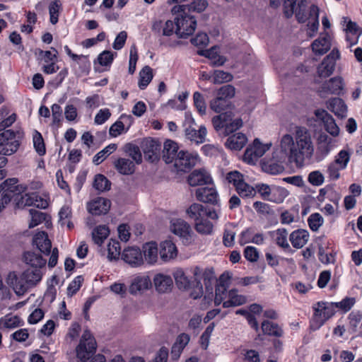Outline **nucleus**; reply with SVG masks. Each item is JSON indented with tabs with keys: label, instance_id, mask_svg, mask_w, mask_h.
Returning a JSON list of instances; mask_svg holds the SVG:
<instances>
[{
	"label": "nucleus",
	"instance_id": "8",
	"mask_svg": "<svg viewBox=\"0 0 362 362\" xmlns=\"http://www.w3.org/2000/svg\"><path fill=\"white\" fill-rule=\"evenodd\" d=\"M272 144H262L259 139L254 140L253 144L250 145L243 156L244 161L249 164H255L271 147Z\"/></svg>",
	"mask_w": 362,
	"mask_h": 362
},
{
	"label": "nucleus",
	"instance_id": "43",
	"mask_svg": "<svg viewBox=\"0 0 362 362\" xmlns=\"http://www.w3.org/2000/svg\"><path fill=\"white\" fill-rule=\"evenodd\" d=\"M288 195V192L285 188L272 185V194L269 199V202L280 204L284 201Z\"/></svg>",
	"mask_w": 362,
	"mask_h": 362
},
{
	"label": "nucleus",
	"instance_id": "53",
	"mask_svg": "<svg viewBox=\"0 0 362 362\" xmlns=\"http://www.w3.org/2000/svg\"><path fill=\"white\" fill-rule=\"evenodd\" d=\"M319 144L325 153H328L334 146L335 141L327 134L322 133L319 136Z\"/></svg>",
	"mask_w": 362,
	"mask_h": 362
},
{
	"label": "nucleus",
	"instance_id": "59",
	"mask_svg": "<svg viewBox=\"0 0 362 362\" xmlns=\"http://www.w3.org/2000/svg\"><path fill=\"white\" fill-rule=\"evenodd\" d=\"M233 75L222 70H216L213 76L214 83L220 84L233 80Z\"/></svg>",
	"mask_w": 362,
	"mask_h": 362
},
{
	"label": "nucleus",
	"instance_id": "28",
	"mask_svg": "<svg viewBox=\"0 0 362 362\" xmlns=\"http://www.w3.org/2000/svg\"><path fill=\"white\" fill-rule=\"evenodd\" d=\"M142 254L144 259L149 264H154L158 260V246L156 242H148L142 247Z\"/></svg>",
	"mask_w": 362,
	"mask_h": 362
},
{
	"label": "nucleus",
	"instance_id": "36",
	"mask_svg": "<svg viewBox=\"0 0 362 362\" xmlns=\"http://www.w3.org/2000/svg\"><path fill=\"white\" fill-rule=\"evenodd\" d=\"M173 277L179 289L187 290L190 288L191 281L181 268H177L173 271Z\"/></svg>",
	"mask_w": 362,
	"mask_h": 362
},
{
	"label": "nucleus",
	"instance_id": "24",
	"mask_svg": "<svg viewBox=\"0 0 362 362\" xmlns=\"http://www.w3.org/2000/svg\"><path fill=\"white\" fill-rule=\"evenodd\" d=\"M113 165L115 170L123 175H131L135 172V164L129 158H119L114 160Z\"/></svg>",
	"mask_w": 362,
	"mask_h": 362
},
{
	"label": "nucleus",
	"instance_id": "49",
	"mask_svg": "<svg viewBox=\"0 0 362 362\" xmlns=\"http://www.w3.org/2000/svg\"><path fill=\"white\" fill-rule=\"evenodd\" d=\"M351 152L348 149L341 150L335 156L334 162L339 165V168L346 169L350 160Z\"/></svg>",
	"mask_w": 362,
	"mask_h": 362
},
{
	"label": "nucleus",
	"instance_id": "35",
	"mask_svg": "<svg viewBox=\"0 0 362 362\" xmlns=\"http://www.w3.org/2000/svg\"><path fill=\"white\" fill-rule=\"evenodd\" d=\"M231 120V112H225L215 116L212 119L214 129L220 135H223L227 122Z\"/></svg>",
	"mask_w": 362,
	"mask_h": 362
},
{
	"label": "nucleus",
	"instance_id": "27",
	"mask_svg": "<svg viewBox=\"0 0 362 362\" xmlns=\"http://www.w3.org/2000/svg\"><path fill=\"white\" fill-rule=\"evenodd\" d=\"M178 145L172 140H166L164 143L163 159L166 163H173L179 153Z\"/></svg>",
	"mask_w": 362,
	"mask_h": 362
},
{
	"label": "nucleus",
	"instance_id": "57",
	"mask_svg": "<svg viewBox=\"0 0 362 362\" xmlns=\"http://www.w3.org/2000/svg\"><path fill=\"white\" fill-rule=\"evenodd\" d=\"M29 212L31 216L29 228H34L45 220L46 214L42 211L31 209Z\"/></svg>",
	"mask_w": 362,
	"mask_h": 362
},
{
	"label": "nucleus",
	"instance_id": "44",
	"mask_svg": "<svg viewBox=\"0 0 362 362\" xmlns=\"http://www.w3.org/2000/svg\"><path fill=\"white\" fill-rule=\"evenodd\" d=\"M153 78L152 69L148 66H144L139 72V87L144 90L149 84Z\"/></svg>",
	"mask_w": 362,
	"mask_h": 362
},
{
	"label": "nucleus",
	"instance_id": "10",
	"mask_svg": "<svg viewBox=\"0 0 362 362\" xmlns=\"http://www.w3.org/2000/svg\"><path fill=\"white\" fill-rule=\"evenodd\" d=\"M339 51L337 49L334 48L318 66V76L321 78H327L332 74L334 71L336 61L339 59Z\"/></svg>",
	"mask_w": 362,
	"mask_h": 362
},
{
	"label": "nucleus",
	"instance_id": "50",
	"mask_svg": "<svg viewBox=\"0 0 362 362\" xmlns=\"http://www.w3.org/2000/svg\"><path fill=\"white\" fill-rule=\"evenodd\" d=\"M111 183L103 175L98 174L95 177L93 187L99 192H104L110 189Z\"/></svg>",
	"mask_w": 362,
	"mask_h": 362
},
{
	"label": "nucleus",
	"instance_id": "20",
	"mask_svg": "<svg viewBox=\"0 0 362 362\" xmlns=\"http://www.w3.org/2000/svg\"><path fill=\"white\" fill-rule=\"evenodd\" d=\"M88 210L93 215L99 216L107 213L110 208V200L98 197L88 204Z\"/></svg>",
	"mask_w": 362,
	"mask_h": 362
},
{
	"label": "nucleus",
	"instance_id": "41",
	"mask_svg": "<svg viewBox=\"0 0 362 362\" xmlns=\"http://www.w3.org/2000/svg\"><path fill=\"white\" fill-rule=\"evenodd\" d=\"M124 151L132 158V161L136 164L142 163V155L139 148L131 143L126 144L123 148Z\"/></svg>",
	"mask_w": 362,
	"mask_h": 362
},
{
	"label": "nucleus",
	"instance_id": "18",
	"mask_svg": "<svg viewBox=\"0 0 362 362\" xmlns=\"http://www.w3.org/2000/svg\"><path fill=\"white\" fill-rule=\"evenodd\" d=\"M156 291L159 293H167L172 291L173 281L170 276L162 273L156 274L153 279Z\"/></svg>",
	"mask_w": 362,
	"mask_h": 362
},
{
	"label": "nucleus",
	"instance_id": "62",
	"mask_svg": "<svg viewBox=\"0 0 362 362\" xmlns=\"http://www.w3.org/2000/svg\"><path fill=\"white\" fill-rule=\"evenodd\" d=\"M309 226L313 231H317L319 228L323 224L324 220L322 216L318 214L315 213L311 214L308 220Z\"/></svg>",
	"mask_w": 362,
	"mask_h": 362
},
{
	"label": "nucleus",
	"instance_id": "45",
	"mask_svg": "<svg viewBox=\"0 0 362 362\" xmlns=\"http://www.w3.org/2000/svg\"><path fill=\"white\" fill-rule=\"evenodd\" d=\"M231 105L230 100L223 99L216 95V97L211 100L209 103L210 108L215 112L220 113Z\"/></svg>",
	"mask_w": 362,
	"mask_h": 362
},
{
	"label": "nucleus",
	"instance_id": "54",
	"mask_svg": "<svg viewBox=\"0 0 362 362\" xmlns=\"http://www.w3.org/2000/svg\"><path fill=\"white\" fill-rule=\"evenodd\" d=\"M310 20L308 26L309 29L314 33L317 32L319 26V8L317 6H313L310 10Z\"/></svg>",
	"mask_w": 362,
	"mask_h": 362
},
{
	"label": "nucleus",
	"instance_id": "4",
	"mask_svg": "<svg viewBox=\"0 0 362 362\" xmlns=\"http://www.w3.org/2000/svg\"><path fill=\"white\" fill-rule=\"evenodd\" d=\"M178 16L175 18L176 30L175 34L179 38H186L193 34L196 29L197 21L195 18L186 13H177Z\"/></svg>",
	"mask_w": 362,
	"mask_h": 362
},
{
	"label": "nucleus",
	"instance_id": "48",
	"mask_svg": "<svg viewBox=\"0 0 362 362\" xmlns=\"http://www.w3.org/2000/svg\"><path fill=\"white\" fill-rule=\"evenodd\" d=\"M117 144H111L99 151L93 157V163L96 165L101 163L108 156L112 153L117 149Z\"/></svg>",
	"mask_w": 362,
	"mask_h": 362
},
{
	"label": "nucleus",
	"instance_id": "55",
	"mask_svg": "<svg viewBox=\"0 0 362 362\" xmlns=\"http://www.w3.org/2000/svg\"><path fill=\"white\" fill-rule=\"evenodd\" d=\"M235 189L241 197H254L256 193L255 188L244 181L239 184Z\"/></svg>",
	"mask_w": 362,
	"mask_h": 362
},
{
	"label": "nucleus",
	"instance_id": "6",
	"mask_svg": "<svg viewBox=\"0 0 362 362\" xmlns=\"http://www.w3.org/2000/svg\"><path fill=\"white\" fill-rule=\"evenodd\" d=\"M184 127L186 139L197 144L205 141L207 133L206 127L201 126L197 130L194 120L190 115H186Z\"/></svg>",
	"mask_w": 362,
	"mask_h": 362
},
{
	"label": "nucleus",
	"instance_id": "2",
	"mask_svg": "<svg viewBox=\"0 0 362 362\" xmlns=\"http://www.w3.org/2000/svg\"><path fill=\"white\" fill-rule=\"evenodd\" d=\"M19 146L20 143L13 131L8 129L0 133V168L5 166L7 163L5 156L14 153Z\"/></svg>",
	"mask_w": 362,
	"mask_h": 362
},
{
	"label": "nucleus",
	"instance_id": "58",
	"mask_svg": "<svg viewBox=\"0 0 362 362\" xmlns=\"http://www.w3.org/2000/svg\"><path fill=\"white\" fill-rule=\"evenodd\" d=\"M235 88L232 85H225L221 87L216 93V95L223 99L230 100L235 96Z\"/></svg>",
	"mask_w": 362,
	"mask_h": 362
},
{
	"label": "nucleus",
	"instance_id": "42",
	"mask_svg": "<svg viewBox=\"0 0 362 362\" xmlns=\"http://www.w3.org/2000/svg\"><path fill=\"white\" fill-rule=\"evenodd\" d=\"M22 325V320L17 315H6L0 319V329H14Z\"/></svg>",
	"mask_w": 362,
	"mask_h": 362
},
{
	"label": "nucleus",
	"instance_id": "23",
	"mask_svg": "<svg viewBox=\"0 0 362 362\" xmlns=\"http://www.w3.org/2000/svg\"><path fill=\"white\" fill-rule=\"evenodd\" d=\"M313 52L317 55H323L331 48V38L327 34L320 35L311 45Z\"/></svg>",
	"mask_w": 362,
	"mask_h": 362
},
{
	"label": "nucleus",
	"instance_id": "17",
	"mask_svg": "<svg viewBox=\"0 0 362 362\" xmlns=\"http://www.w3.org/2000/svg\"><path fill=\"white\" fill-rule=\"evenodd\" d=\"M208 6L206 0H191L190 4H181L175 6L173 9V13H189L191 11H196L198 13L204 11Z\"/></svg>",
	"mask_w": 362,
	"mask_h": 362
},
{
	"label": "nucleus",
	"instance_id": "39",
	"mask_svg": "<svg viewBox=\"0 0 362 362\" xmlns=\"http://www.w3.org/2000/svg\"><path fill=\"white\" fill-rule=\"evenodd\" d=\"M208 217H204L194 223L196 231L202 235H210L213 232L214 225Z\"/></svg>",
	"mask_w": 362,
	"mask_h": 362
},
{
	"label": "nucleus",
	"instance_id": "26",
	"mask_svg": "<svg viewBox=\"0 0 362 362\" xmlns=\"http://www.w3.org/2000/svg\"><path fill=\"white\" fill-rule=\"evenodd\" d=\"M141 148L147 158L153 160L160 149V144L156 140L148 138L142 142Z\"/></svg>",
	"mask_w": 362,
	"mask_h": 362
},
{
	"label": "nucleus",
	"instance_id": "38",
	"mask_svg": "<svg viewBox=\"0 0 362 362\" xmlns=\"http://www.w3.org/2000/svg\"><path fill=\"white\" fill-rule=\"evenodd\" d=\"M261 329L264 334L269 336L280 337L284 334L283 329L279 326L278 324L270 322L269 320H264L262 322Z\"/></svg>",
	"mask_w": 362,
	"mask_h": 362
},
{
	"label": "nucleus",
	"instance_id": "52",
	"mask_svg": "<svg viewBox=\"0 0 362 362\" xmlns=\"http://www.w3.org/2000/svg\"><path fill=\"white\" fill-rule=\"evenodd\" d=\"M276 243L284 249L290 247L287 241L288 232L285 228H279L274 232Z\"/></svg>",
	"mask_w": 362,
	"mask_h": 362
},
{
	"label": "nucleus",
	"instance_id": "30",
	"mask_svg": "<svg viewBox=\"0 0 362 362\" xmlns=\"http://www.w3.org/2000/svg\"><path fill=\"white\" fill-rule=\"evenodd\" d=\"M344 87L343 79L341 77H334L325 82L322 86L324 92L330 94H339Z\"/></svg>",
	"mask_w": 362,
	"mask_h": 362
},
{
	"label": "nucleus",
	"instance_id": "34",
	"mask_svg": "<svg viewBox=\"0 0 362 362\" xmlns=\"http://www.w3.org/2000/svg\"><path fill=\"white\" fill-rule=\"evenodd\" d=\"M24 261L27 264H30L31 268L40 269L46 264V260L42 257L34 252H26L24 253Z\"/></svg>",
	"mask_w": 362,
	"mask_h": 362
},
{
	"label": "nucleus",
	"instance_id": "60",
	"mask_svg": "<svg viewBox=\"0 0 362 362\" xmlns=\"http://www.w3.org/2000/svg\"><path fill=\"white\" fill-rule=\"evenodd\" d=\"M33 145L36 152L40 156H43L46 153L45 146L43 138L40 133L35 132L33 135Z\"/></svg>",
	"mask_w": 362,
	"mask_h": 362
},
{
	"label": "nucleus",
	"instance_id": "40",
	"mask_svg": "<svg viewBox=\"0 0 362 362\" xmlns=\"http://www.w3.org/2000/svg\"><path fill=\"white\" fill-rule=\"evenodd\" d=\"M346 33H349L353 35H356L354 38L351 37L349 35H346V40L350 42V46L357 43L358 38L362 34V30L355 23L349 20L347 21L346 28L345 29Z\"/></svg>",
	"mask_w": 362,
	"mask_h": 362
},
{
	"label": "nucleus",
	"instance_id": "29",
	"mask_svg": "<svg viewBox=\"0 0 362 362\" xmlns=\"http://www.w3.org/2000/svg\"><path fill=\"white\" fill-rule=\"evenodd\" d=\"M327 107L339 117L344 118L346 116L347 107L342 99L334 98L327 102Z\"/></svg>",
	"mask_w": 362,
	"mask_h": 362
},
{
	"label": "nucleus",
	"instance_id": "15",
	"mask_svg": "<svg viewBox=\"0 0 362 362\" xmlns=\"http://www.w3.org/2000/svg\"><path fill=\"white\" fill-rule=\"evenodd\" d=\"M230 276L228 272L222 274L219 277V281L215 290L214 304L216 305L223 303L224 299L228 297L227 288L229 285V279Z\"/></svg>",
	"mask_w": 362,
	"mask_h": 362
},
{
	"label": "nucleus",
	"instance_id": "22",
	"mask_svg": "<svg viewBox=\"0 0 362 362\" xmlns=\"http://www.w3.org/2000/svg\"><path fill=\"white\" fill-rule=\"evenodd\" d=\"M315 4H310L309 0H299L298 6L294 7L296 17L299 23H305L308 20L311 19L310 16V10Z\"/></svg>",
	"mask_w": 362,
	"mask_h": 362
},
{
	"label": "nucleus",
	"instance_id": "13",
	"mask_svg": "<svg viewBox=\"0 0 362 362\" xmlns=\"http://www.w3.org/2000/svg\"><path fill=\"white\" fill-rule=\"evenodd\" d=\"M122 259L132 267H138L144 264V257L141 249L132 246L125 248L121 254Z\"/></svg>",
	"mask_w": 362,
	"mask_h": 362
},
{
	"label": "nucleus",
	"instance_id": "21",
	"mask_svg": "<svg viewBox=\"0 0 362 362\" xmlns=\"http://www.w3.org/2000/svg\"><path fill=\"white\" fill-rule=\"evenodd\" d=\"M159 254L163 262H168L177 257V250L173 241L166 240L160 243Z\"/></svg>",
	"mask_w": 362,
	"mask_h": 362
},
{
	"label": "nucleus",
	"instance_id": "32",
	"mask_svg": "<svg viewBox=\"0 0 362 362\" xmlns=\"http://www.w3.org/2000/svg\"><path fill=\"white\" fill-rule=\"evenodd\" d=\"M289 239L294 247L301 248L308 241L309 233L305 230L299 229L292 232L290 235Z\"/></svg>",
	"mask_w": 362,
	"mask_h": 362
},
{
	"label": "nucleus",
	"instance_id": "64",
	"mask_svg": "<svg viewBox=\"0 0 362 362\" xmlns=\"http://www.w3.org/2000/svg\"><path fill=\"white\" fill-rule=\"evenodd\" d=\"M308 182L314 186H320L323 184L325 177L321 172L315 170L309 173Z\"/></svg>",
	"mask_w": 362,
	"mask_h": 362
},
{
	"label": "nucleus",
	"instance_id": "47",
	"mask_svg": "<svg viewBox=\"0 0 362 362\" xmlns=\"http://www.w3.org/2000/svg\"><path fill=\"white\" fill-rule=\"evenodd\" d=\"M297 0H270V4L274 7L279 6L282 2L284 13L287 17H290L294 13V7Z\"/></svg>",
	"mask_w": 362,
	"mask_h": 362
},
{
	"label": "nucleus",
	"instance_id": "1",
	"mask_svg": "<svg viewBox=\"0 0 362 362\" xmlns=\"http://www.w3.org/2000/svg\"><path fill=\"white\" fill-rule=\"evenodd\" d=\"M314 145L310 132L303 127H298L295 137L289 134H284L273 154L277 162L286 160L297 167H302L305 160H310L314 154Z\"/></svg>",
	"mask_w": 362,
	"mask_h": 362
},
{
	"label": "nucleus",
	"instance_id": "51",
	"mask_svg": "<svg viewBox=\"0 0 362 362\" xmlns=\"http://www.w3.org/2000/svg\"><path fill=\"white\" fill-rule=\"evenodd\" d=\"M119 243L116 240H111L107 245V257L110 260L117 259L121 255Z\"/></svg>",
	"mask_w": 362,
	"mask_h": 362
},
{
	"label": "nucleus",
	"instance_id": "9",
	"mask_svg": "<svg viewBox=\"0 0 362 362\" xmlns=\"http://www.w3.org/2000/svg\"><path fill=\"white\" fill-rule=\"evenodd\" d=\"M199 159L197 153L188 151H180L174 163V166L177 171L186 172L194 167Z\"/></svg>",
	"mask_w": 362,
	"mask_h": 362
},
{
	"label": "nucleus",
	"instance_id": "56",
	"mask_svg": "<svg viewBox=\"0 0 362 362\" xmlns=\"http://www.w3.org/2000/svg\"><path fill=\"white\" fill-rule=\"evenodd\" d=\"M62 8V3L59 0H55L49 6V13L50 22L54 25L58 22L59 11Z\"/></svg>",
	"mask_w": 362,
	"mask_h": 362
},
{
	"label": "nucleus",
	"instance_id": "61",
	"mask_svg": "<svg viewBox=\"0 0 362 362\" xmlns=\"http://www.w3.org/2000/svg\"><path fill=\"white\" fill-rule=\"evenodd\" d=\"M325 129L332 136H337L339 134L340 129L335 122V120L330 116L323 123Z\"/></svg>",
	"mask_w": 362,
	"mask_h": 362
},
{
	"label": "nucleus",
	"instance_id": "33",
	"mask_svg": "<svg viewBox=\"0 0 362 362\" xmlns=\"http://www.w3.org/2000/svg\"><path fill=\"white\" fill-rule=\"evenodd\" d=\"M28 289L35 286L42 279V272L39 269L29 268L23 272Z\"/></svg>",
	"mask_w": 362,
	"mask_h": 362
},
{
	"label": "nucleus",
	"instance_id": "14",
	"mask_svg": "<svg viewBox=\"0 0 362 362\" xmlns=\"http://www.w3.org/2000/svg\"><path fill=\"white\" fill-rule=\"evenodd\" d=\"M196 199L203 203L219 206L218 194L214 187H199L195 191Z\"/></svg>",
	"mask_w": 362,
	"mask_h": 362
},
{
	"label": "nucleus",
	"instance_id": "3",
	"mask_svg": "<svg viewBox=\"0 0 362 362\" xmlns=\"http://www.w3.org/2000/svg\"><path fill=\"white\" fill-rule=\"evenodd\" d=\"M97 344L95 338L88 329L83 332L76 348V356L81 362H86L95 352Z\"/></svg>",
	"mask_w": 362,
	"mask_h": 362
},
{
	"label": "nucleus",
	"instance_id": "19",
	"mask_svg": "<svg viewBox=\"0 0 362 362\" xmlns=\"http://www.w3.org/2000/svg\"><path fill=\"white\" fill-rule=\"evenodd\" d=\"M187 182L189 185L195 187L209 185L212 182V178L205 169H197L189 174Z\"/></svg>",
	"mask_w": 362,
	"mask_h": 362
},
{
	"label": "nucleus",
	"instance_id": "7",
	"mask_svg": "<svg viewBox=\"0 0 362 362\" xmlns=\"http://www.w3.org/2000/svg\"><path fill=\"white\" fill-rule=\"evenodd\" d=\"M170 230L177 235L185 245H189L192 242L193 232L190 225L180 218L172 219L170 226Z\"/></svg>",
	"mask_w": 362,
	"mask_h": 362
},
{
	"label": "nucleus",
	"instance_id": "16",
	"mask_svg": "<svg viewBox=\"0 0 362 362\" xmlns=\"http://www.w3.org/2000/svg\"><path fill=\"white\" fill-rule=\"evenodd\" d=\"M6 283L18 295H23L28 290L23 273L18 275L15 272H10L6 277Z\"/></svg>",
	"mask_w": 362,
	"mask_h": 362
},
{
	"label": "nucleus",
	"instance_id": "12",
	"mask_svg": "<svg viewBox=\"0 0 362 362\" xmlns=\"http://www.w3.org/2000/svg\"><path fill=\"white\" fill-rule=\"evenodd\" d=\"M152 286V282L148 276L146 274H137L132 277L129 286V292L132 295L142 294L148 290Z\"/></svg>",
	"mask_w": 362,
	"mask_h": 362
},
{
	"label": "nucleus",
	"instance_id": "31",
	"mask_svg": "<svg viewBox=\"0 0 362 362\" xmlns=\"http://www.w3.org/2000/svg\"><path fill=\"white\" fill-rule=\"evenodd\" d=\"M247 141V139L245 134L237 133L227 139L226 146L231 150L240 151L246 144Z\"/></svg>",
	"mask_w": 362,
	"mask_h": 362
},
{
	"label": "nucleus",
	"instance_id": "46",
	"mask_svg": "<svg viewBox=\"0 0 362 362\" xmlns=\"http://www.w3.org/2000/svg\"><path fill=\"white\" fill-rule=\"evenodd\" d=\"M108 235L109 229L105 226H99L92 232L93 240L94 243L98 245H100L103 243Z\"/></svg>",
	"mask_w": 362,
	"mask_h": 362
},
{
	"label": "nucleus",
	"instance_id": "37",
	"mask_svg": "<svg viewBox=\"0 0 362 362\" xmlns=\"http://www.w3.org/2000/svg\"><path fill=\"white\" fill-rule=\"evenodd\" d=\"M228 300L223 303V308H230L241 305L246 303V297L238 294L236 289H231L228 291Z\"/></svg>",
	"mask_w": 362,
	"mask_h": 362
},
{
	"label": "nucleus",
	"instance_id": "11",
	"mask_svg": "<svg viewBox=\"0 0 362 362\" xmlns=\"http://www.w3.org/2000/svg\"><path fill=\"white\" fill-rule=\"evenodd\" d=\"M335 308L334 303L328 302H318L314 306V316L320 326L322 325L327 320L334 315Z\"/></svg>",
	"mask_w": 362,
	"mask_h": 362
},
{
	"label": "nucleus",
	"instance_id": "25",
	"mask_svg": "<svg viewBox=\"0 0 362 362\" xmlns=\"http://www.w3.org/2000/svg\"><path fill=\"white\" fill-rule=\"evenodd\" d=\"M33 245L43 254L49 255L51 252L52 243L47 234L42 231L39 232L33 238Z\"/></svg>",
	"mask_w": 362,
	"mask_h": 362
},
{
	"label": "nucleus",
	"instance_id": "63",
	"mask_svg": "<svg viewBox=\"0 0 362 362\" xmlns=\"http://www.w3.org/2000/svg\"><path fill=\"white\" fill-rule=\"evenodd\" d=\"M355 303L356 299L354 298L346 297L341 301L334 303V305L336 308H339L344 313H346L351 309Z\"/></svg>",
	"mask_w": 362,
	"mask_h": 362
},
{
	"label": "nucleus",
	"instance_id": "5",
	"mask_svg": "<svg viewBox=\"0 0 362 362\" xmlns=\"http://www.w3.org/2000/svg\"><path fill=\"white\" fill-rule=\"evenodd\" d=\"M220 209L209 208L201 204L194 203L186 210L188 217L194 221V223L199 219L209 217L211 220L217 221L219 218Z\"/></svg>",
	"mask_w": 362,
	"mask_h": 362
}]
</instances>
